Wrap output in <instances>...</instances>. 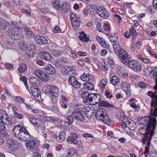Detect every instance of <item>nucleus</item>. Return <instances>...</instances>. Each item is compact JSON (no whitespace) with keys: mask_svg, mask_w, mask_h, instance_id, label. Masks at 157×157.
<instances>
[{"mask_svg":"<svg viewBox=\"0 0 157 157\" xmlns=\"http://www.w3.org/2000/svg\"><path fill=\"white\" fill-rule=\"evenodd\" d=\"M8 23L7 22L4 21L0 22V28L4 30L7 28Z\"/></svg>","mask_w":157,"mask_h":157,"instance_id":"46","label":"nucleus"},{"mask_svg":"<svg viewBox=\"0 0 157 157\" xmlns=\"http://www.w3.org/2000/svg\"><path fill=\"white\" fill-rule=\"evenodd\" d=\"M109 38L111 42L113 43L115 42H117L118 39V35L117 33H110L109 34Z\"/></svg>","mask_w":157,"mask_h":157,"instance_id":"28","label":"nucleus"},{"mask_svg":"<svg viewBox=\"0 0 157 157\" xmlns=\"http://www.w3.org/2000/svg\"><path fill=\"white\" fill-rule=\"evenodd\" d=\"M42 37V36H40L39 35H37L36 36L34 39L35 42L38 44H41Z\"/></svg>","mask_w":157,"mask_h":157,"instance_id":"55","label":"nucleus"},{"mask_svg":"<svg viewBox=\"0 0 157 157\" xmlns=\"http://www.w3.org/2000/svg\"><path fill=\"white\" fill-rule=\"evenodd\" d=\"M35 127L42 130H45V125L44 123L41 121H39Z\"/></svg>","mask_w":157,"mask_h":157,"instance_id":"40","label":"nucleus"},{"mask_svg":"<svg viewBox=\"0 0 157 157\" xmlns=\"http://www.w3.org/2000/svg\"><path fill=\"white\" fill-rule=\"evenodd\" d=\"M129 31H130V33L133 36L136 35L137 33L136 32V30L135 29L133 28V26H132L131 27Z\"/></svg>","mask_w":157,"mask_h":157,"instance_id":"63","label":"nucleus"},{"mask_svg":"<svg viewBox=\"0 0 157 157\" xmlns=\"http://www.w3.org/2000/svg\"><path fill=\"white\" fill-rule=\"evenodd\" d=\"M136 101V100L134 98H131L129 100V102H130V106L134 109L136 108L137 107L135 103Z\"/></svg>","mask_w":157,"mask_h":157,"instance_id":"42","label":"nucleus"},{"mask_svg":"<svg viewBox=\"0 0 157 157\" xmlns=\"http://www.w3.org/2000/svg\"><path fill=\"white\" fill-rule=\"evenodd\" d=\"M68 142L71 144H73L74 145H77L78 142L76 139L72 138V137H68L67 140Z\"/></svg>","mask_w":157,"mask_h":157,"instance_id":"47","label":"nucleus"},{"mask_svg":"<svg viewBox=\"0 0 157 157\" xmlns=\"http://www.w3.org/2000/svg\"><path fill=\"white\" fill-rule=\"evenodd\" d=\"M42 90L46 94H51L52 101L53 102L55 103L58 101L59 92L56 86L47 85L43 88Z\"/></svg>","mask_w":157,"mask_h":157,"instance_id":"3","label":"nucleus"},{"mask_svg":"<svg viewBox=\"0 0 157 157\" xmlns=\"http://www.w3.org/2000/svg\"><path fill=\"white\" fill-rule=\"evenodd\" d=\"M82 83L79 82L76 79V81H75V83H74V84L72 86L75 88L79 89Z\"/></svg>","mask_w":157,"mask_h":157,"instance_id":"57","label":"nucleus"},{"mask_svg":"<svg viewBox=\"0 0 157 157\" xmlns=\"http://www.w3.org/2000/svg\"><path fill=\"white\" fill-rule=\"evenodd\" d=\"M66 6V5H63L62 7H61V10H58L62 13H64L67 11L68 10V7H67Z\"/></svg>","mask_w":157,"mask_h":157,"instance_id":"54","label":"nucleus"},{"mask_svg":"<svg viewBox=\"0 0 157 157\" xmlns=\"http://www.w3.org/2000/svg\"><path fill=\"white\" fill-rule=\"evenodd\" d=\"M22 28H10V29H9L8 31V35L11 37L12 39H13V36L14 34V33H15V32L16 31H17L18 30H20V29H21Z\"/></svg>","mask_w":157,"mask_h":157,"instance_id":"27","label":"nucleus"},{"mask_svg":"<svg viewBox=\"0 0 157 157\" xmlns=\"http://www.w3.org/2000/svg\"><path fill=\"white\" fill-rule=\"evenodd\" d=\"M24 30L26 34L28 35V37H31L34 36V33L32 32L30 29L28 28H25Z\"/></svg>","mask_w":157,"mask_h":157,"instance_id":"45","label":"nucleus"},{"mask_svg":"<svg viewBox=\"0 0 157 157\" xmlns=\"http://www.w3.org/2000/svg\"><path fill=\"white\" fill-rule=\"evenodd\" d=\"M27 140L28 142L25 143L27 148L32 151H35L36 150V143L35 140L32 139Z\"/></svg>","mask_w":157,"mask_h":157,"instance_id":"15","label":"nucleus"},{"mask_svg":"<svg viewBox=\"0 0 157 157\" xmlns=\"http://www.w3.org/2000/svg\"><path fill=\"white\" fill-rule=\"evenodd\" d=\"M70 16L73 29L75 30H76L79 27L80 24V17L79 15L76 14L73 12H71Z\"/></svg>","mask_w":157,"mask_h":157,"instance_id":"5","label":"nucleus"},{"mask_svg":"<svg viewBox=\"0 0 157 157\" xmlns=\"http://www.w3.org/2000/svg\"><path fill=\"white\" fill-rule=\"evenodd\" d=\"M79 39L82 42H87L89 40V39L87 35L82 33H81L80 36H78Z\"/></svg>","mask_w":157,"mask_h":157,"instance_id":"37","label":"nucleus"},{"mask_svg":"<svg viewBox=\"0 0 157 157\" xmlns=\"http://www.w3.org/2000/svg\"><path fill=\"white\" fill-rule=\"evenodd\" d=\"M48 78L49 77L47 76V75L44 72L43 74H42L40 79L42 81L46 82L48 80Z\"/></svg>","mask_w":157,"mask_h":157,"instance_id":"50","label":"nucleus"},{"mask_svg":"<svg viewBox=\"0 0 157 157\" xmlns=\"http://www.w3.org/2000/svg\"><path fill=\"white\" fill-rule=\"evenodd\" d=\"M51 52L56 56H60L63 53L62 52L57 49H52L51 50Z\"/></svg>","mask_w":157,"mask_h":157,"instance_id":"48","label":"nucleus"},{"mask_svg":"<svg viewBox=\"0 0 157 157\" xmlns=\"http://www.w3.org/2000/svg\"><path fill=\"white\" fill-rule=\"evenodd\" d=\"M151 109L150 111L151 116H147L141 119L142 124H147L145 130V134L142 140L143 144L146 143L144 152L142 154L145 157H147L148 152L150 141L152 136L154 135V131L156 126L157 122L155 117L157 116V94L152 98L151 102Z\"/></svg>","mask_w":157,"mask_h":157,"instance_id":"1","label":"nucleus"},{"mask_svg":"<svg viewBox=\"0 0 157 157\" xmlns=\"http://www.w3.org/2000/svg\"><path fill=\"white\" fill-rule=\"evenodd\" d=\"M30 83L34 85L36 87H37L40 85V82L38 78L35 77H32L29 79Z\"/></svg>","mask_w":157,"mask_h":157,"instance_id":"25","label":"nucleus"},{"mask_svg":"<svg viewBox=\"0 0 157 157\" xmlns=\"http://www.w3.org/2000/svg\"><path fill=\"white\" fill-rule=\"evenodd\" d=\"M86 110L84 112L85 114L86 117H90L93 115V112L90 108H87Z\"/></svg>","mask_w":157,"mask_h":157,"instance_id":"39","label":"nucleus"},{"mask_svg":"<svg viewBox=\"0 0 157 157\" xmlns=\"http://www.w3.org/2000/svg\"><path fill=\"white\" fill-rule=\"evenodd\" d=\"M52 5L57 10H61L60 3L59 0H57L53 1L52 2Z\"/></svg>","mask_w":157,"mask_h":157,"instance_id":"38","label":"nucleus"},{"mask_svg":"<svg viewBox=\"0 0 157 157\" xmlns=\"http://www.w3.org/2000/svg\"><path fill=\"white\" fill-rule=\"evenodd\" d=\"M15 100L17 101L20 103H23L24 102V100L20 96H16L15 98Z\"/></svg>","mask_w":157,"mask_h":157,"instance_id":"61","label":"nucleus"},{"mask_svg":"<svg viewBox=\"0 0 157 157\" xmlns=\"http://www.w3.org/2000/svg\"><path fill=\"white\" fill-rule=\"evenodd\" d=\"M7 143L8 148L11 151H15L18 148L17 140L15 139H9L7 140Z\"/></svg>","mask_w":157,"mask_h":157,"instance_id":"8","label":"nucleus"},{"mask_svg":"<svg viewBox=\"0 0 157 157\" xmlns=\"http://www.w3.org/2000/svg\"><path fill=\"white\" fill-rule=\"evenodd\" d=\"M101 98V97L99 94L94 93L91 104L93 105L97 104L100 101Z\"/></svg>","mask_w":157,"mask_h":157,"instance_id":"24","label":"nucleus"},{"mask_svg":"<svg viewBox=\"0 0 157 157\" xmlns=\"http://www.w3.org/2000/svg\"><path fill=\"white\" fill-rule=\"evenodd\" d=\"M41 56H42V58H44V59L46 60L49 61L52 58V56L49 53L45 52H43L40 53Z\"/></svg>","mask_w":157,"mask_h":157,"instance_id":"35","label":"nucleus"},{"mask_svg":"<svg viewBox=\"0 0 157 157\" xmlns=\"http://www.w3.org/2000/svg\"><path fill=\"white\" fill-rule=\"evenodd\" d=\"M44 72L40 70H36L35 71V74L36 76L39 78H40L41 77L42 74H43Z\"/></svg>","mask_w":157,"mask_h":157,"instance_id":"53","label":"nucleus"},{"mask_svg":"<svg viewBox=\"0 0 157 157\" xmlns=\"http://www.w3.org/2000/svg\"><path fill=\"white\" fill-rule=\"evenodd\" d=\"M113 48L114 51L117 55L119 54L123 50L121 47V46L118 42H115L113 43Z\"/></svg>","mask_w":157,"mask_h":157,"instance_id":"22","label":"nucleus"},{"mask_svg":"<svg viewBox=\"0 0 157 157\" xmlns=\"http://www.w3.org/2000/svg\"><path fill=\"white\" fill-rule=\"evenodd\" d=\"M13 131L14 136L19 140L26 141L31 139V136L27 129L20 125L14 126Z\"/></svg>","mask_w":157,"mask_h":157,"instance_id":"2","label":"nucleus"},{"mask_svg":"<svg viewBox=\"0 0 157 157\" xmlns=\"http://www.w3.org/2000/svg\"><path fill=\"white\" fill-rule=\"evenodd\" d=\"M67 102V98L64 96H60L59 99L60 104L62 103H66Z\"/></svg>","mask_w":157,"mask_h":157,"instance_id":"52","label":"nucleus"},{"mask_svg":"<svg viewBox=\"0 0 157 157\" xmlns=\"http://www.w3.org/2000/svg\"><path fill=\"white\" fill-rule=\"evenodd\" d=\"M31 93L35 98L37 100H39L41 98L40 91L39 89L37 87L35 88L33 87H31L30 88Z\"/></svg>","mask_w":157,"mask_h":157,"instance_id":"17","label":"nucleus"},{"mask_svg":"<svg viewBox=\"0 0 157 157\" xmlns=\"http://www.w3.org/2000/svg\"><path fill=\"white\" fill-rule=\"evenodd\" d=\"M28 69V66L25 63H21L20 64L18 67V71L21 73L25 72Z\"/></svg>","mask_w":157,"mask_h":157,"instance_id":"30","label":"nucleus"},{"mask_svg":"<svg viewBox=\"0 0 157 157\" xmlns=\"http://www.w3.org/2000/svg\"><path fill=\"white\" fill-rule=\"evenodd\" d=\"M80 78L83 81H93L94 79V76L88 73H84L81 76Z\"/></svg>","mask_w":157,"mask_h":157,"instance_id":"21","label":"nucleus"},{"mask_svg":"<svg viewBox=\"0 0 157 157\" xmlns=\"http://www.w3.org/2000/svg\"><path fill=\"white\" fill-rule=\"evenodd\" d=\"M153 89L155 90V91L154 92V93H153L152 91H149L148 92H147V95L149 96V97H150L151 98H152L155 95H156V94L157 93V92L156 93H155V92L156 91V90L155 89H154L153 88Z\"/></svg>","mask_w":157,"mask_h":157,"instance_id":"62","label":"nucleus"},{"mask_svg":"<svg viewBox=\"0 0 157 157\" xmlns=\"http://www.w3.org/2000/svg\"><path fill=\"white\" fill-rule=\"evenodd\" d=\"M121 87L122 90L124 91L126 94L128 95H131L130 86L128 82H123L121 83Z\"/></svg>","mask_w":157,"mask_h":157,"instance_id":"13","label":"nucleus"},{"mask_svg":"<svg viewBox=\"0 0 157 157\" xmlns=\"http://www.w3.org/2000/svg\"><path fill=\"white\" fill-rule=\"evenodd\" d=\"M155 68H153L150 66H148L146 70L149 72V74L152 75V73L153 72V71H154Z\"/></svg>","mask_w":157,"mask_h":157,"instance_id":"60","label":"nucleus"},{"mask_svg":"<svg viewBox=\"0 0 157 157\" xmlns=\"http://www.w3.org/2000/svg\"><path fill=\"white\" fill-rule=\"evenodd\" d=\"M95 13L99 16L106 19L109 16V13L107 12L105 8L102 6L96 8Z\"/></svg>","mask_w":157,"mask_h":157,"instance_id":"7","label":"nucleus"},{"mask_svg":"<svg viewBox=\"0 0 157 157\" xmlns=\"http://www.w3.org/2000/svg\"><path fill=\"white\" fill-rule=\"evenodd\" d=\"M8 136L7 129L5 125L4 121L2 122L0 120V136L4 139H6Z\"/></svg>","mask_w":157,"mask_h":157,"instance_id":"12","label":"nucleus"},{"mask_svg":"<svg viewBox=\"0 0 157 157\" xmlns=\"http://www.w3.org/2000/svg\"><path fill=\"white\" fill-rule=\"evenodd\" d=\"M110 80L111 83L113 85H117L120 82L119 78L115 75H114L111 77Z\"/></svg>","mask_w":157,"mask_h":157,"instance_id":"31","label":"nucleus"},{"mask_svg":"<svg viewBox=\"0 0 157 157\" xmlns=\"http://www.w3.org/2000/svg\"><path fill=\"white\" fill-rule=\"evenodd\" d=\"M94 93H89L87 92L84 91L82 93V96L84 103L91 104Z\"/></svg>","mask_w":157,"mask_h":157,"instance_id":"11","label":"nucleus"},{"mask_svg":"<svg viewBox=\"0 0 157 157\" xmlns=\"http://www.w3.org/2000/svg\"><path fill=\"white\" fill-rule=\"evenodd\" d=\"M44 70L48 74L52 75L56 72L55 68L51 64L47 65L45 67H44Z\"/></svg>","mask_w":157,"mask_h":157,"instance_id":"18","label":"nucleus"},{"mask_svg":"<svg viewBox=\"0 0 157 157\" xmlns=\"http://www.w3.org/2000/svg\"><path fill=\"white\" fill-rule=\"evenodd\" d=\"M74 107L75 108L74 110H76L77 111H81L82 108L83 107V106L82 105L75 103L74 104Z\"/></svg>","mask_w":157,"mask_h":157,"instance_id":"49","label":"nucleus"},{"mask_svg":"<svg viewBox=\"0 0 157 157\" xmlns=\"http://www.w3.org/2000/svg\"><path fill=\"white\" fill-rule=\"evenodd\" d=\"M74 117L72 116V114L68 115L66 117V120L68 122H66L64 121L65 124H66L67 125H70L74 121Z\"/></svg>","mask_w":157,"mask_h":157,"instance_id":"36","label":"nucleus"},{"mask_svg":"<svg viewBox=\"0 0 157 157\" xmlns=\"http://www.w3.org/2000/svg\"><path fill=\"white\" fill-rule=\"evenodd\" d=\"M66 137V134L65 132L64 131H62L60 132L58 136L57 137V140L59 142H62L64 140Z\"/></svg>","mask_w":157,"mask_h":157,"instance_id":"29","label":"nucleus"},{"mask_svg":"<svg viewBox=\"0 0 157 157\" xmlns=\"http://www.w3.org/2000/svg\"><path fill=\"white\" fill-rule=\"evenodd\" d=\"M74 153V151L72 149H67L63 154L62 157H70Z\"/></svg>","mask_w":157,"mask_h":157,"instance_id":"26","label":"nucleus"},{"mask_svg":"<svg viewBox=\"0 0 157 157\" xmlns=\"http://www.w3.org/2000/svg\"><path fill=\"white\" fill-rule=\"evenodd\" d=\"M56 103H54L52 101V102H47L46 105L47 107L49 108L51 111L58 113H59V111L57 105L56 104Z\"/></svg>","mask_w":157,"mask_h":157,"instance_id":"16","label":"nucleus"},{"mask_svg":"<svg viewBox=\"0 0 157 157\" xmlns=\"http://www.w3.org/2000/svg\"><path fill=\"white\" fill-rule=\"evenodd\" d=\"M75 66L66 65L63 66L61 68V71L63 74L71 75L75 71Z\"/></svg>","mask_w":157,"mask_h":157,"instance_id":"9","label":"nucleus"},{"mask_svg":"<svg viewBox=\"0 0 157 157\" xmlns=\"http://www.w3.org/2000/svg\"><path fill=\"white\" fill-rule=\"evenodd\" d=\"M21 46V45H20ZM21 48L23 50L27 51L26 52L28 56H33L34 55V51L33 49L31 48L29 50V49L28 48L26 47V45L25 44H22V46H21Z\"/></svg>","mask_w":157,"mask_h":157,"instance_id":"23","label":"nucleus"},{"mask_svg":"<svg viewBox=\"0 0 157 157\" xmlns=\"http://www.w3.org/2000/svg\"><path fill=\"white\" fill-rule=\"evenodd\" d=\"M126 125H127V127L132 130H134L136 128V123L131 119L129 120V121Z\"/></svg>","mask_w":157,"mask_h":157,"instance_id":"32","label":"nucleus"},{"mask_svg":"<svg viewBox=\"0 0 157 157\" xmlns=\"http://www.w3.org/2000/svg\"><path fill=\"white\" fill-rule=\"evenodd\" d=\"M76 79V78L74 76H70L68 79V82L73 86L75 83Z\"/></svg>","mask_w":157,"mask_h":157,"instance_id":"44","label":"nucleus"},{"mask_svg":"<svg viewBox=\"0 0 157 157\" xmlns=\"http://www.w3.org/2000/svg\"><path fill=\"white\" fill-rule=\"evenodd\" d=\"M2 118L3 120L2 121L1 120L2 122L4 121L5 125H7V126L10 125L11 124V121L10 118L9 117V116L8 114L6 113V112H4V113L2 114Z\"/></svg>","mask_w":157,"mask_h":157,"instance_id":"19","label":"nucleus"},{"mask_svg":"<svg viewBox=\"0 0 157 157\" xmlns=\"http://www.w3.org/2000/svg\"><path fill=\"white\" fill-rule=\"evenodd\" d=\"M100 105L101 106H103L104 107H113V105L112 104L104 101H101L100 102Z\"/></svg>","mask_w":157,"mask_h":157,"instance_id":"43","label":"nucleus"},{"mask_svg":"<svg viewBox=\"0 0 157 157\" xmlns=\"http://www.w3.org/2000/svg\"><path fill=\"white\" fill-rule=\"evenodd\" d=\"M152 75L153 76V77L155 80V85L153 86V88L155 90V93H156L157 92V68H155V69Z\"/></svg>","mask_w":157,"mask_h":157,"instance_id":"34","label":"nucleus"},{"mask_svg":"<svg viewBox=\"0 0 157 157\" xmlns=\"http://www.w3.org/2000/svg\"><path fill=\"white\" fill-rule=\"evenodd\" d=\"M72 116L77 121L83 122L84 120L85 117L83 116L81 111L74 110L72 113Z\"/></svg>","mask_w":157,"mask_h":157,"instance_id":"14","label":"nucleus"},{"mask_svg":"<svg viewBox=\"0 0 157 157\" xmlns=\"http://www.w3.org/2000/svg\"><path fill=\"white\" fill-rule=\"evenodd\" d=\"M107 79L106 78H103L101 81V88L102 90L104 89L105 87V86L107 83Z\"/></svg>","mask_w":157,"mask_h":157,"instance_id":"51","label":"nucleus"},{"mask_svg":"<svg viewBox=\"0 0 157 157\" xmlns=\"http://www.w3.org/2000/svg\"><path fill=\"white\" fill-rule=\"evenodd\" d=\"M13 116L18 118V119H20L22 118V115L20 113H18L17 112L16 113L13 114Z\"/></svg>","mask_w":157,"mask_h":157,"instance_id":"64","label":"nucleus"},{"mask_svg":"<svg viewBox=\"0 0 157 157\" xmlns=\"http://www.w3.org/2000/svg\"><path fill=\"white\" fill-rule=\"evenodd\" d=\"M138 59L145 63H148L149 62L150 60L147 58L143 57L140 54H138L137 55Z\"/></svg>","mask_w":157,"mask_h":157,"instance_id":"41","label":"nucleus"},{"mask_svg":"<svg viewBox=\"0 0 157 157\" xmlns=\"http://www.w3.org/2000/svg\"><path fill=\"white\" fill-rule=\"evenodd\" d=\"M29 121L34 125L35 126H36V124H37L38 122L39 121H38V120L33 117H30L29 119Z\"/></svg>","mask_w":157,"mask_h":157,"instance_id":"58","label":"nucleus"},{"mask_svg":"<svg viewBox=\"0 0 157 157\" xmlns=\"http://www.w3.org/2000/svg\"><path fill=\"white\" fill-rule=\"evenodd\" d=\"M126 65L135 71H140L141 70L142 66L137 61L130 59Z\"/></svg>","mask_w":157,"mask_h":157,"instance_id":"6","label":"nucleus"},{"mask_svg":"<svg viewBox=\"0 0 157 157\" xmlns=\"http://www.w3.org/2000/svg\"><path fill=\"white\" fill-rule=\"evenodd\" d=\"M98 66L99 69L102 72H104V74L107 73L108 68V65L105 62L103 61L101 63H99Z\"/></svg>","mask_w":157,"mask_h":157,"instance_id":"20","label":"nucleus"},{"mask_svg":"<svg viewBox=\"0 0 157 157\" xmlns=\"http://www.w3.org/2000/svg\"><path fill=\"white\" fill-rule=\"evenodd\" d=\"M84 86L85 89L88 90H93L94 89L93 83L91 82H88L84 83Z\"/></svg>","mask_w":157,"mask_h":157,"instance_id":"33","label":"nucleus"},{"mask_svg":"<svg viewBox=\"0 0 157 157\" xmlns=\"http://www.w3.org/2000/svg\"><path fill=\"white\" fill-rule=\"evenodd\" d=\"M13 36V39H14L15 40H18L21 38L22 36L21 34H19L16 31L15 33H14Z\"/></svg>","mask_w":157,"mask_h":157,"instance_id":"56","label":"nucleus"},{"mask_svg":"<svg viewBox=\"0 0 157 157\" xmlns=\"http://www.w3.org/2000/svg\"><path fill=\"white\" fill-rule=\"evenodd\" d=\"M119 57L121 58V62L125 64H126L130 60V57L127 52L123 50L118 55Z\"/></svg>","mask_w":157,"mask_h":157,"instance_id":"10","label":"nucleus"},{"mask_svg":"<svg viewBox=\"0 0 157 157\" xmlns=\"http://www.w3.org/2000/svg\"><path fill=\"white\" fill-rule=\"evenodd\" d=\"M106 113L107 111L105 109L101 108L97 110L95 116L97 120L101 121L108 124H109L111 120L108 117Z\"/></svg>","mask_w":157,"mask_h":157,"instance_id":"4","label":"nucleus"},{"mask_svg":"<svg viewBox=\"0 0 157 157\" xmlns=\"http://www.w3.org/2000/svg\"><path fill=\"white\" fill-rule=\"evenodd\" d=\"M130 119L129 118L125 115H124L123 117V119L122 120V122L125 124L126 125L129 121Z\"/></svg>","mask_w":157,"mask_h":157,"instance_id":"59","label":"nucleus"}]
</instances>
